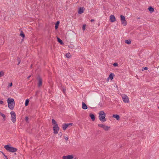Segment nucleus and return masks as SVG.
<instances>
[{"label":"nucleus","mask_w":159,"mask_h":159,"mask_svg":"<svg viewBox=\"0 0 159 159\" xmlns=\"http://www.w3.org/2000/svg\"><path fill=\"white\" fill-rule=\"evenodd\" d=\"M8 108L11 110H13L15 105V102L12 98H8L7 99Z\"/></svg>","instance_id":"f257e3e1"},{"label":"nucleus","mask_w":159,"mask_h":159,"mask_svg":"<svg viewBox=\"0 0 159 159\" xmlns=\"http://www.w3.org/2000/svg\"><path fill=\"white\" fill-rule=\"evenodd\" d=\"M10 145V144L5 145L4 148L7 151L10 152H15L17 151V149L16 148L11 146Z\"/></svg>","instance_id":"f03ea898"},{"label":"nucleus","mask_w":159,"mask_h":159,"mask_svg":"<svg viewBox=\"0 0 159 159\" xmlns=\"http://www.w3.org/2000/svg\"><path fill=\"white\" fill-rule=\"evenodd\" d=\"M98 114L99 115L98 118L100 121L102 122H105L107 120V119L105 118L106 116V113L103 111H100Z\"/></svg>","instance_id":"7ed1b4c3"},{"label":"nucleus","mask_w":159,"mask_h":159,"mask_svg":"<svg viewBox=\"0 0 159 159\" xmlns=\"http://www.w3.org/2000/svg\"><path fill=\"white\" fill-rule=\"evenodd\" d=\"M11 115V120L13 122L15 123L16 120V116L15 113L14 111L10 112Z\"/></svg>","instance_id":"20e7f679"},{"label":"nucleus","mask_w":159,"mask_h":159,"mask_svg":"<svg viewBox=\"0 0 159 159\" xmlns=\"http://www.w3.org/2000/svg\"><path fill=\"white\" fill-rule=\"evenodd\" d=\"M53 130L54 131L53 133L55 134H57L58 133V131L59 129V128L58 126V125L56 124L54 125L52 127Z\"/></svg>","instance_id":"39448f33"},{"label":"nucleus","mask_w":159,"mask_h":159,"mask_svg":"<svg viewBox=\"0 0 159 159\" xmlns=\"http://www.w3.org/2000/svg\"><path fill=\"white\" fill-rule=\"evenodd\" d=\"M98 126L99 127L103 128L105 131L109 130L110 128V127L106 126L103 124H98Z\"/></svg>","instance_id":"423d86ee"},{"label":"nucleus","mask_w":159,"mask_h":159,"mask_svg":"<svg viewBox=\"0 0 159 159\" xmlns=\"http://www.w3.org/2000/svg\"><path fill=\"white\" fill-rule=\"evenodd\" d=\"M120 17L121 23L123 24L124 26H125L127 25V23L125 17L123 16L120 15Z\"/></svg>","instance_id":"0eeeda50"},{"label":"nucleus","mask_w":159,"mask_h":159,"mask_svg":"<svg viewBox=\"0 0 159 159\" xmlns=\"http://www.w3.org/2000/svg\"><path fill=\"white\" fill-rule=\"evenodd\" d=\"M37 79L38 80L39 82L38 84V86L40 87L42 85V79L39 75H38L37 78Z\"/></svg>","instance_id":"6e6552de"},{"label":"nucleus","mask_w":159,"mask_h":159,"mask_svg":"<svg viewBox=\"0 0 159 159\" xmlns=\"http://www.w3.org/2000/svg\"><path fill=\"white\" fill-rule=\"evenodd\" d=\"M74 157L72 155H68L67 156H64L62 157L63 159H73Z\"/></svg>","instance_id":"1a4fd4ad"},{"label":"nucleus","mask_w":159,"mask_h":159,"mask_svg":"<svg viewBox=\"0 0 159 159\" xmlns=\"http://www.w3.org/2000/svg\"><path fill=\"white\" fill-rule=\"evenodd\" d=\"M123 102L125 103H128L129 102V99L128 97L125 95L122 97Z\"/></svg>","instance_id":"9d476101"},{"label":"nucleus","mask_w":159,"mask_h":159,"mask_svg":"<svg viewBox=\"0 0 159 159\" xmlns=\"http://www.w3.org/2000/svg\"><path fill=\"white\" fill-rule=\"evenodd\" d=\"M110 21L111 22H113L116 20V18L113 15H111L110 16Z\"/></svg>","instance_id":"9b49d317"},{"label":"nucleus","mask_w":159,"mask_h":159,"mask_svg":"<svg viewBox=\"0 0 159 159\" xmlns=\"http://www.w3.org/2000/svg\"><path fill=\"white\" fill-rule=\"evenodd\" d=\"M84 8L83 7H80L79 8L78 13L79 14H81L83 13L84 11Z\"/></svg>","instance_id":"f8f14e48"},{"label":"nucleus","mask_w":159,"mask_h":159,"mask_svg":"<svg viewBox=\"0 0 159 159\" xmlns=\"http://www.w3.org/2000/svg\"><path fill=\"white\" fill-rule=\"evenodd\" d=\"M82 108L84 110H86L88 108L87 105L83 102L82 103Z\"/></svg>","instance_id":"ddd939ff"},{"label":"nucleus","mask_w":159,"mask_h":159,"mask_svg":"<svg viewBox=\"0 0 159 159\" xmlns=\"http://www.w3.org/2000/svg\"><path fill=\"white\" fill-rule=\"evenodd\" d=\"M112 117L116 118L117 120H119L120 119V116L117 114H114L112 116Z\"/></svg>","instance_id":"4468645a"},{"label":"nucleus","mask_w":159,"mask_h":159,"mask_svg":"<svg viewBox=\"0 0 159 159\" xmlns=\"http://www.w3.org/2000/svg\"><path fill=\"white\" fill-rule=\"evenodd\" d=\"M62 129L64 130H65L66 128L68 127V125L66 124V123H64L62 125Z\"/></svg>","instance_id":"2eb2a0df"},{"label":"nucleus","mask_w":159,"mask_h":159,"mask_svg":"<svg viewBox=\"0 0 159 159\" xmlns=\"http://www.w3.org/2000/svg\"><path fill=\"white\" fill-rule=\"evenodd\" d=\"M115 76V75L113 73H111L109 75V77L108 78V79H110L111 80H112L113 79L114 76Z\"/></svg>","instance_id":"dca6fc26"},{"label":"nucleus","mask_w":159,"mask_h":159,"mask_svg":"<svg viewBox=\"0 0 159 159\" xmlns=\"http://www.w3.org/2000/svg\"><path fill=\"white\" fill-rule=\"evenodd\" d=\"M89 116L91 119L93 121L95 120V116L94 115L92 114V113H90L89 114Z\"/></svg>","instance_id":"f3484780"},{"label":"nucleus","mask_w":159,"mask_h":159,"mask_svg":"<svg viewBox=\"0 0 159 159\" xmlns=\"http://www.w3.org/2000/svg\"><path fill=\"white\" fill-rule=\"evenodd\" d=\"M60 89L62 91L64 94L66 95V89L65 88H64L63 86H62V85H61L60 88Z\"/></svg>","instance_id":"a211bd4d"},{"label":"nucleus","mask_w":159,"mask_h":159,"mask_svg":"<svg viewBox=\"0 0 159 159\" xmlns=\"http://www.w3.org/2000/svg\"><path fill=\"white\" fill-rule=\"evenodd\" d=\"M57 40L58 42L61 44L63 45L64 44L63 41L60 38H57Z\"/></svg>","instance_id":"6ab92c4d"},{"label":"nucleus","mask_w":159,"mask_h":159,"mask_svg":"<svg viewBox=\"0 0 159 159\" xmlns=\"http://www.w3.org/2000/svg\"><path fill=\"white\" fill-rule=\"evenodd\" d=\"M148 9L149 10V11L151 13L154 11V8L151 6L149 7Z\"/></svg>","instance_id":"aec40b11"},{"label":"nucleus","mask_w":159,"mask_h":159,"mask_svg":"<svg viewBox=\"0 0 159 159\" xmlns=\"http://www.w3.org/2000/svg\"><path fill=\"white\" fill-rule=\"evenodd\" d=\"M60 22L58 21H57L55 25V29H57L58 28V26L59 25Z\"/></svg>","instance_id":"412c9836"},{"label":"nucleus","mask_w":159,"mask_h":159,"mask_svg":"<svg viewBox=\"0 0 159 159\" xmlns=\"http://www.w3.org/2000/svg\"><path fill=\"white\" fill-rule=\"evenodd\" d=\"M20 35L23 38H25V34L21 30L20 31Z\"/></svg>","instance_id":"4be33fe9"},{"label":"nucleus","mask_w":159,"mask_h":159,"mask_svg":"<svg viewBox=\"0 0 159 159\" xmlns=\"http://www.w3.org/2000/svg\"><path fill=\"white\" fill-rule=\"evenodd\" d=\"M125 43L128 44H129L131 43V41L130 40H126L125 41Z\"/></svg>","instance_id":"5701e85b"},{"label":"nucleus","mask_w":159,"mask_h":159,"mask_svg":"<svg viewBox=\"0 0 159 159\" xmlns=\"http://www.w3.org/2000/svg\"><path fill=\"white\" fill-rule=\"evenodd\" d=\"M29 102V99H26V100H25V106H27L28 105Z\"/></svg>","instance_id":"b1692460"},{"label":"nucleus","mask_w":159,"mask_h":159,"mask_svg":"<svg viewBox=\"0 0 159 159\" xmlns=\"http://www.w3.org/2000/svg\"><path fill=\"white\" fill-rule=\"evenodd\" d=\"M66 57H67L68 58H70L71 57V55L70 54V53H68L66 55Z\"/></svg>","instance_id":"393cba45"},{"label":"nucleus","mask_w":159,"mask_h":159,"mask_svg":"<svg viewBox=\"0 0 159 159\" xmlns=\"http://www.w3.org/2000/svg\"><path fill=\"white\" fill-rule=\"evenodd\" d=\"M4 75V72L2 71H0V77Z\"/></svg>","instance_id":"a878e982"},{"label":"nucleus","mask_w":159,"mask_h":159,"mask_svg":"<svg viewBox=\"0 0 159 159\" xmlns=\"http://www.w3.org/2000/svg\"><path fill=\"white\" fill-rule=\"evenodd\" d=\"M52 123L53 125L54 124V125H55L56 124H57L56 123V122L55 120L54 119H52Z\"/></svg>","instance_id":"bb28decb"},{"label":"nucleus","mask_w":159,"mask_h":159,"mask_svg":"<svg viewBox=\"0 0 159 159\" xmlns=\"http://www.w3.org/2000/svg\"><path fill=\"white\" fill-rule=\"evenodd\" d=\"M17 60L18 61V64L17 65H18L20 63V61H21L20 58L18 57H17Z\"/></svg>","instance_id":"cd10ccee"},{"label":"nucleus","mask_w":159,"mask_h":159,"mask_svg":"<svg viewBox=\"0 0 159 159\" xmlns=\"http://www.w3.org/2000/svg\"><path fill=\"white\" fill-rule=\"evenodd\" d=\"M28 119H29V118L28 117L26 116L25 117V120L26 121V122L27 123H29Z\"/></svg>","instance_id":"c85d7f7f"},{"label":"nucleus","mask_w":159,"mask_h":159,"mask_svg":"<svg viewBox=\"0 0 159 159\" xmlns=\"http://www.w3.org/2000/svg\"><path fill=\"white\" fill-rule=\"evenodd\" d=\"M113 65L114 67L117 66H118V64L116 62H115L113 64Z\"/></svg>","instance_id":"c756f323"},{"label":"nucleus","mask_w":159,"mask_h":159,"mask_svg":"<svg viewBox=\"0 0 159 159\" xmlns=\"http://www.w3.org/2000/svg\"><path fill=\"white\" fill-rule=\"evenodd\" d=\"M85 26L86 25H84L82 26V30L83 31H84L85 30Z\"/></svg>","instance_id":"7c9ffc66"},{"label":"nucleus","mask_w":159,"mask_h":159,"mask_svg":"<svg viewBox=\"0 0 159 159\" xmlns=\"http://www.w3.org/2000/svg\"><path fill=\"white\" fill-rule=\"evenodd\" d=\"M1 152L2 153V154L3 155V156L4 157H5V158L4 159H8L7 158V156L5 154H4L3 152Z\"/></svg>","instance_id":"2f4dec72"},{"label":"nucleus","mask_w":159,"mask_h":159,"mask_svg":"<svg viewBox=\"0 0 159 159\" xmlns=\"http://www.w3.org/2000/svg\"><path fill=\"white\" fill-rule=\"evenodd\" d=\"M0 115L1 116H2V117H4L5 115L3 114L2 113L0 112Z\"/></svg>","instance_id":"473e14b6"},{"label":"nucleus","mask_w":159,"mask_h":159,"mask_svg":"<svg viewBox=\"0 0 159 159\" xmlns=\"http://www.w3.org/2000/svg\"><path fill=\"white\" fill-rule=\"evenodd\" d=\"M66 124L68 125V127L69 126H71L73 125V124L72 123H67Z\"/></svg>","instance_id":"72a5a7b5"},{"label":"nucleus","mask_w":159,"mask_h":159,"mask_svg":"<svg viewBox=\"0 0 159 159\" xmlns=\"http://www.w3.org/2000/svg\"><path fill=\"white\" fill-rule=\"evenodd\" d=\"M62 135V132H60L58 134V135L60 137H61Z\"/></svg>","instance_id":"f704fd0d"},{"label":"nucleus","mask_w":159,"mask_h":159,"mask_svg":"<svg viewBox=\"0 0 159 159\" xmlns=\"http://www.w3.org/2000/svg\"><path fill=\"white\" fill-rule=\"evenodd\" d=\"M143 68L144 70H147L148 69V68L147 67H143Z\"/></svg>","instance_id":"c9c22d12"},{"label":"nucleus","mask_w":159,"mask_h":159,"mask_svg":"<svg viewBox=\"0 0 159 159\" xmlns=\"http://www.w3.org/2000/svg\"><path fill=\"white\" fill-rule=\"evenodd\" d=\"M12 83H11L9 84V85H8V86H9V87H10L12 86Z\"/></svg>","instance_id":"e433bc0d"},{"label":"nucleus","mask_w":159,"mask_h":159,"mask_svg":"<svg viewBox=\"0 0 159 159\" xmlns=\"http://www.w3.org/2000/svg\"><path fill=\"white\" fill-rule=\"evenodd\" d=\"M3 102L2 101V100L0 101V104H2V103H3Z\"/></svg>","instance_id":"4c0bfd02"},{"label":"nucleus","mask_w":159,"mask_h":159,"mask_svg":"<svg viewBox=\"0 0 159 159\" xmlns=\"http://www.w3.org/2000/svg\"><path fill=\"white\" fill-rule=\"evenodd\" d=\"M64 139H65L66 140H67L68 139V137H64Z\"/></svg>","instance_id":"58836bf2"},{"label":"nucleus","mask_w":159,"mask_h":159,"mask_svg":"<svg viewBox=\"0 0 159 159\" xmlns=\"http://www.w3.org/2000/svg\"><path fill=\"white\" fill-rule=\"evenodd\" d=\"M94 21V19H91V20H90V21H91V22H93V21Z\"/></svg>","instance_id":"ea45409f"},{"label":"nucleus","mask_w":159,"mask_h":159,"mask_svg":"<svg viewBox=\"0 0 159 159\" xmlns=\"http://www.w3.org/2000/svg\"><path fill=\"white\" fill-rule=\"evenodd\" d=\"M3 119L4 120H5L6 116H5L4 117H3Z\"/></svg>","instance_id":"a19ab883"},{"label":"nucleus","mask_w":159,"mask_h":159,"mask_svg":"<svg viewBox=\"0 0 159 159\" xmlns=\"http://www.w3.org/2000/svg\"><path fill=\"white\" fill-rule=\"evenodd\" d=\"M31 75L29 76L28 77H27V79H29V78L30 77Z\"/></svg>","instance_id":"79ce46f5"},{"label":"nucleus","mask_w":159,"mask_h":159,"mask_svg":"<svg viewBox=\"0 0 159 159\" xmlns=\"http://www.w3.org/2000/svg\"><path fill=\"white\" fill-rule=\"evenodd\" d=\"M140 19V18L139 17L138 18V19Z\"/></svg>","instance_id":"37998d69"},{"label":"nucleus","mask_w":159,"mask_h":159,"mask_svg":"<svg viewBox=\"0 0 159 159\" xmlns=\"http://www.w3.org/2000/svg\"><path fill=\"white\" fill-rule=\"evenodd\" d=\"M32 65H31V67H32Z\"/></svg>","instance_id":"c03bdc74"},{"label":"nucleus","mask_w":159,"mask_h":159,"mask_svg":"<svg viewBox=\"0 0 159 159\" xmlns=\"http://www.w3.org/2000/svg\"><path fill=\"white\" fill-rule=\"evenodd\" d=\"M158 108H159V107H158Z\"/></svg>","instance_id":"a18cd8bd"}]
</instances>
